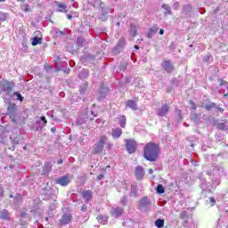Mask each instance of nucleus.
I'll return each mask as SVG.
<instances>
[{"mask_svg": "<svg viewBox=\"0 0 228 228\" xmlns=\"http://www.w3.org/2000/svg\"><path fill=\"white\" fill-rule=\"evenodd\" d=\"M143 158L147 161H156L159 158V145L152 142H148L143 148Z\"/></svg>", "mask_w": 228, "mask_h": 228, "instance_id": "nucleus-1", "label": "nucleus"}, {"mask_svg": "<svg viewBox=\"0 0 228 228\" xmlns=\"http://www.w3.org/2000/svg\"><path fill=\"white\" fill-rule=\"evenodd\" d=\"M108 143V136L102 135L93 146V154H101L104 151V145Z\"/></svg>", "mask_w": 228, "mask_h": 228, "instance_id": "nucleus-2", "label": "nucleus"}, {"mask_svg": "<svg viewBox=\"0 0 228 228\" xmlns=\"http://www.w3.org/2000/svg\"><path fill=\"white\" fill-rule=\"evenodd\" d=\"M125 143L128 154H134L138 150V142L134 139H126Z\"/></svg>", "mask_w": 228, "mask_h": 228, "instance_id": "nucleus-3", "label": "nucleus"}, {"mask_svg": "<svg viewBox=\"0 0 228 228\" xmlns=\"http://www.w3.org/2000/svg\"><path fill=\"white\" fill-rule=\"evenodd\" d=\"M15 86L13 81L2 80L0 81V90L1 92H6V94H11Z\"/></svg>", "mask_w": 228, "mask_h": 228, "instance_id": "nucleus-4", "label": "nucleus"}, {"mask_svg": "<svg viewBox=\"0 0 228 228\" xmlns=\"http://www.w3.org/2000/svg\"><path fill=\"white\" fill-rule=\"evenodd\" d=\"M56 184H60V186H69L70 184V176L66 175L64 176H61L55 180Z\"/></svg>", "mask_w": 228, "mask_h": 228, "instance_id": "nucleus-5", "label": "nucleus"}, {"mask_svg": "<svg viewBox=\"0 0 228 228\" xmlns=\"http://www.w3.org/2000/svg\"><path fill=\"white\" fill-rule=\"evenodd\" d=\"M168 111H170V105H168V103H165L158 110L157 115L158 117H166L168 115Z\"/></svg>", "mask_w": 228, "mask_h": 228, "instance_id": "nucleus-6", "label": "nucleus"}, {"mask_svg": "<svg viewBox=\"0 0 228 228\" xmlns=\"http://www.w3.org/2000/svg\"><path fill=\"white\" fill-rule=\"evenodd\" d=\"M59 222L61 225H67L70 224V222H72V215L69 213L63 214Z\"/></svg>", "mask_w": 228, "mask_h": 228, "instance_id": "nucleus-7", "label": "nucleus"}, {"mask_svg": "<svg viewBox=\"0 0 228 228\" xmlns=\"http://www.w3.org/2000/svg\"><path fill=\"white\" fill-rule=\"evenodd\" d=\"M162 68L167 72V74H170V72H174V64L171 61H164L162 62Z\"/></svg>", "mask_w": 228, "mask_h": 228, "instance_id": "nucleus-8", "label": "nucleus"}, {"mask_svg": "<svg viewBox=\"0 0 228 228\" xmlns=\"http://www.w3.org/2000/svg\"><path fill=\"white\" fill-rule=\"evenodd\" d=\"M144 176H145V171L143 170V167L142 166H137L135 167L136 179L142 181V179H143Z\"/></svg>", "mask_w": 228, "mask_h": 228, "instance_id": "nucleus-9", "label": "nucleus"}, {"mask_svg": "<svg viewBox=\"0 0 228 228\" xmlns=\"http://www.w3.org/2000/svg\"><path fill=\"white\" fill-rule=\"evenodd\" d=\"M81 195H82L83 199H85L86 202H90V200H92V199H94V192L90 190L83 191L81 192Z\"/></svg>", "mask_w": 228, "mask_h": 228, "instance_id": "nucleus-10", "label": "nucleus"}, {"mask_svg": "<svg viewBox=\"0 0 228 228\" xmlns=\"http://www.w3.org/2000/svg\"><path fill=\"white\" fill-rule=\"evenodd\" d=\"M57 8H58L59 12H61V13H67V12H69L67 4H62V3H58Z\"/></svg>", "mask_w": 228, "mask_h": 228, "instance_id": "nucleus-11", "label": "nucleus"}, {"mask_svg": "<svg viewBox=\"0 0 228 228\" xmlns=\"http://www.w3.org/2000/svg\"><path fill=\"white\" fill-rule=\"evenodd\" d=\"M0 218L1 220H10V212L6 209L0 211Z\"/></svg>", "mask_w": 228, "mask_h": 228, "instance_id": "nucleus-12", "label": "nucleus"}, {"mask_svg": "<svg viewBox=\"0 0 228 228\" xmlns=\"http://www.w3.org/2000/svg\"><path fill=\"white\" fill-rule=\"evenodd\" d=\"M108 90H109L108 87H104L103 89H102L100 91V95L98 97L99 102H101V101L104 100V98L106 97V93L108 92Z\"/></svg>", "mask_w": 228, "mask_h": 228, "instance_id": "nucleus-13", "label": "nucleus"}, {"mask_svg": "<svg viewBox=\"0 0 228 228\" xmlns=\"http://www.w3.org/2000/svg\"><path fill=\"white\" fill-rule=\"evenodd\" d=\"M140 204H141V206H142V208H147V206H151V200H149V198H147V197H143L140 200Z\"/></svg>", "mask_w": 228, "mask_h": 228, "instance_id": "nucleus-14", "label": "nucleus"}, {"mask_svg": "<svg viewBox=\"0 0 228 228\" xmlns=\"http://www.w3.org/2000/svg\"><path fill=\"white\" fill-rule=\"evenodd\" d=\"M122 136V130L120 128H115L112 130V137L120 138Z\"/></svg>", "mask_w": 228, "mask_h": 228, "instance_id": "nucleus-15", "label": "nucleus"}, {"mask_svg": "<svg viewBox=\"0 0 228 228\" xmlns=\"http://www.w3.org/2000/svg\"><path fill=\"white\" fill-rule=\"evenodd\" d=\"M123 213H124V208H116L112 211V215L114 216H121V215H123Z\"/></svg>", "mask_w": 228, "mask_h": 228, "instance_id": "nucleus-16", "label": "nucleus"}, {"mask_svg": "<svg viewBox=\"0 0 228 228\" xmlns=\"http://www.w3.org/2000/svg\"><path fill=\"white\" fill-rule=\"evenodd\" d=\"M126 106H128V108H131L132 110H138V106L136 105V102H134L133 100L127 101Z\"/></svg>", "mask_w": 228, "mask_h": 228, "instance_id": "nucleus-17", "label": "nucleus"}, {"mask_svg": "<svg viewBox=\"0 0 228 228\" xmlns=\"http://www.w3.org/2000/svg\"><path fill=\"white\" fill-rule=\"evenodd\" d=\"M204 108L207 110V111H211L213 108H216V103L209 102L207 105L204 106Z\"/></svg>", "mask_w": 228, "mask_h": 228, "instance_id": "nucleus-18", "label": "nucleus"}, {"mask_svg": "<svg viewBox=\"0 0 228 228\" xmlns=\"http://www.w3.org/2000/svg\"><path fill=\"white\" fill-rule=\"evenodd\" d=\"M158 32V28L154 27V28H150L148 34H147V37L148 38H152V35H154V33Z\"/></svg>", "mask_w": 228, "mask_h": 228, "instance_id": "nucleus-19", "label": "nucleus"}, {"mask_svg": "<svg viewBox=\"0 0 228 228\" xmlns=\"http://www.w3.org/2000/svg\"><path fill=\"white\" fill-rule=\"evenodd\" d=\"M43 170L45 171V174H49L53 170V166H51V163H45Z\"/></svg>", "mask_w": 228, "mask_h": 228, "instance_id": "nucleus-20", "label": "nucleus"}, {"mask_svg": "<svg viewBox=\"0 0 228 228\" xmlns=\"http://www.w3.org/2000/svg\"><path fill=\"white\" fill-rule=\"evenodd\" d=\"M155 225L158 228H163L165 227V220L164 219H157L155 221Z\"/></svg>", "mask_w": 228, "mask_h": 228, "instance_id": "nucleus-21", "label": "nucleus"}, {"mask_svg": "<svg viewBox=\"0 0 228 228\" xmlns=\"http://www.w3.org/2000/svg\"><path fill=\"white\" fill-rule=\"evenodd\" d=\"M86 90H88V83H85L83 86H81L79 92L82 95H85V94H86Z\"/></svg>", "mask_w": 228, "mask_h": 228, "instance_id": "nucleus-22", "label": "nucleus"}, {"mask_svg": "<svg viewBox=\"0 0 228 228\" xmlns=\"http://www.w3.org/2000/svg\"><path fill=\"white\" fill-rule=\"evenodd\" d=\"M7 110L9 113H15V110H17V105L15 103H10Z\"/></svg>", "mask_w": 228, "mask_h": 228, "instance_id": "nucleus-23", "label": "nucleus"}, {"mask_svg": "<svg viewBox=\"0 0 228 228\" xmlns=\"http://www.w3.org/2000/svg\"><path fill=\"white\" fill-rule=\"evenodd\" d=\"M38 44H42V38L38 37H34L32 39V45H38Z\"/></svg>", "mask_w": 228, "mask_h": 228, "instance_id": "nucleus-24", "label": "nucleus"}, {"mask_svg": "<svg viewBox=\"0 0 228 228\" xmlns=\"http://www.w3.org/2000/svg\"><path fill=\"white\" fill-rule=\"evenodd\" d=\"M126 122H127V120H126V116H121V117H120V120H119V126H120V127L125 128Z\"/></svg>", "mask_w": 228, "mask_h": 228, "instance_id": "nucleus-25", "label": "nucleus"}, {"mask_svg": "<svg viewBox=\"0 0 228 228\" xmlns=\"http://www.w3.org/2000/svg\"><path fill=\"white\" fill-rule=\"evenodd\" d=\"M13 95H15L17 97L16 101H20V102H22L24 101V96H22V94H20V93L14 92Z\"/></svg>", "mask_w": 228, "mask_h": 228, "instance_id": "nucleus-26", "label": "nucleus"}, {"mask_svg": "<svg viewBox=\"0 0 228 228\" xmlns=\"http://www.w3.org/2000/svg\"><path fill=\"white\" fill-rule=\"evenodd\" d=\"M157 193H165V187H163V184H159L157 186Z\"/></svg>", "mask_w": 228, "mask_h": 228, "instance_id": "nucleus-27", "label": "nucleus"}, {"mask_svg": "<svg viewBox=\"0 0 228 228\" xmlns=\"http://www.w3.org/2000/svg\"><path fill=\"white\" fill-rule=\"evenodd\" d=\"M162 8H163L164 10H166V12L168 13V15L172 14V9H170V7L168 6V4H164L162 5Z\"/></svg>", "mask_w": 228, "mask_h": 228, "instance_id": "nucleus-28", "label": "nucleus"}, {"mask_svg": "<svg viewBox=\"0 0 228 228\" xmlns=\"http://www.w3.org/2000/svg\"><path fill=\"white\" fill-rule=\"evenodd\" d=\"M181 220H188V212L183 211L180 214Z\"/></svg>", "mask_w": 228, "mask_h": 228, "instance_id": "nucleus-29", "label": "nucleus"}, {"mask_svg": "<svg viewBox=\"0 0 228 228\" xmlns=\"http://www.w3.org/2000/svg\"><path fill=\"white\" fill-rule=\"evenodd\" d=\"M85 44V41L83 39L78 38L77 40V47H83V45Z\"/></svg>", "mask_w": 228, "mask_h": 228, "instance_id": "nucleus-30", "label": "nucleus"}, {"mask_svg": "<svg viewBox=\"0 0 228 228\" xmlns=\"http://www.w3.org/2000/svg\"><path fill=\"white\" fill-rule=\"evenodd\" d=\"M217 129H220L221 131H224V129H225V124L224 123H219L217 125Z\"/></svg>", "mask_w": 228, "mask_h": 228, "instance_id": "nucleus-31", "label": "nucleus"}, {"mask_svg": "<svg viewBox=\"0 0 228 228\" xmlns=\"http://www.w3.org/2000/svg\"><path fill=\"white\" fill-rule=\"evenodd\" d=\"M124 44H126V40H124V39H119L118 42V47H123Z\"/></svg>", "mask_w": 228, "mask_h": 228, "instance_id": "nucleus-32", "label": "nucleus"}, {"mask_svg": "<svg viewBox=\"0 0 228 228\" xmlns=\"http://www.w3.org/2000/svg\"><path fill=\"white\" fill-rule=\"evenodd\" d=\"M23 12H31V8L29 7V4L24 5Z\"/></svg>", "mask_w": 228, "mask_h": 228, "instance_id": "nucleus-33", "label": "nucleus"}, {"mask_svg": "<svg viewBox=\"0 0 228 228\" xmlns=\"http://www.w3.org/2000/svg\"><path fill=\"white\" fill-rule=\"evenodd\" d=\"M104 218H105V220H106V217H104V216H97V220H98V222H100V224L102 223V221H103Z\"/></svg>", "mask_w": 228, "mask_h": 228, "instance_id": "nucleus-34", "label": "nucleus"}, {"mask_svg": "<svg viewBox=\"0 0 228 228\" xmlns=\"http://www.w3.org/2000/svg\"><path fill=\"white\" fill-rule=\"evenodd\" d=\"M209 200H210V202H211V206H215V204H216V200H215L214 197H210V198H209Z\"/></svg>", "mask_w": 228, "mask_h": 228, "instance_id": "nucleus-35", "label": "nucleus"}, {"mask_svg": "<svg viewBox=\"0 0 228 228\" xmlns=\"http://www.w3.org/2000/svg\"><path fill=\"white\" fill-rule=\"evenodd\" d=\"M209 58H211V54L205 56L204 61H206V63H209Z\"/></svg>", "mask_w": 228, "mask_h": 228, "instance_id": "nucleus-36", "label": "nucleus"}, {"mask_svg": "<svg viewBox=\"0 0 228 228\" xmlns=\"http://www.w3.org/2000/svg\"><path fill=\"white\" fill-rule=\"evenodd\" d=\"M190 104H191V110H197V105H195V102H193V101H191Z\"/></svg>", "mask_w": 228, "mask_h": 228, "instance_id": "nucleus-37", "label": "nucleus"}, {"mask_svg": "<svg viewBox=\"0 0 228 228\" xmlns=\"http://www.w3.org/2000/svg\"><path fill=\"white\" fill-rule=\"evenodd\" d=\"M217 111H220V113H224V108L222 107H216Z\"/></svg>", "mask_w": 228, "mask_h": 228, "instance_id": "nucleus-38", "label": "nucleus"}, {"mask_svg": "<svg viewBox=\"0 0 228 228\" xmlns=\"http://www.w3.org/2000/svg\"><path fill=\"white\" fill-rule=\"evenodd\" d=\"M41 120L44 122V124H47V119L45 118V116L41 117Z\"/></svg>", "mask_w": 228, "mask_h": 228, "instance_id": "nucleus-39", "label": "nucleus"}, {"mask_svg": "<svg viewBox=\"0 0 228 228\" xmlns=\"http://www.w3.org/2000/svg\"><path fill=\"white\" fill-rule=\"evenodd\" d=\"M82 211H86L87 209V207L86 205H83L82 208H81Z\"/></svg>", "mask_w": 228, "mask_h": 228, "instance_id": "nucleus-40", "label": "nucleus"}, {"mask_svg": "<svg viewBox=\"0 0 228 228\" xmlns=\"http://www.w3.org/2000/svg\"><path fill=\"white\" fill-rule=\"evenodd\" d=\"M67 19L69 20H72V15L71 14H67Z\"/></svg>", "mask_w": 228, "mask_h": 228, "instance_id": "nucleus-41", "label": "nucleus"}, {"mask_svg": "<svg viewBox=\"0 0 228 228\" xmlns=\"http://www.w3.org/2000/svg\"><path fill=\"white\" fill-rule=\"evenodd\" d=\"M148 174H150V175L154 174V170H152V168H150V169L148 170Z\"/></svg>", "mask_w": 228, "mask_h": 228, "instance_id": "nucleus-42", "label": "nucleus"}, {"mask_svg": "<svg viewBox=\"0 0 228 228\" xmlns=\"http://www.w3.org/2000/svg\"><path fill=\"white\" fill-rule=\"evenodd\" d=\"M104 178V175H98V181H101L102 179H103Z\"/></svg>", "mask_w": 228, "mask_h": 228, "instance_id": "nucleus-43", "label": "nucleus"}, {"mask_svg": "<svg viewBox=\"0 0 228 228\" xmlns=\"http://www.w3.org/2000/svg\"><path fill=\"white\" fill-rule=\"evenodd\" d=\"M164 33H165V30L163 28H160L159 29V35H164Z\"/></svg>", "mask_w": 228, "mask_h": 228, "instance_id": "nucleus-44", "label": "nucleus"}, {"mask_svg": "<svg viewBox=\"0 0 228 228\" xmlns=\"http://www.w3.org/2000/svg\"><path fill=\"white\" fill-rule=\"evenodd\" d=\"M194 120H199V115H197V114H194Z\"/></svg>", "mask_w": 228, "mask_h": 228, "instance_id": "nucleus-45", "label": "nucleus"}, {"mask_svg": "<svg viewBox=\"0 0 228 228\" xmlns=\"http://www.w3.org/2000/svg\"><path fill=\"white\" fill-rule=\"evenodd\" d=\"M106 149H108V150L110 151V149H111V144L108 143V144L106 145Z\"/></svg>", "mask_w": 228, "mask_h": 228, "instance_id": "nucleus-46", "label": "nucleus"}, {"mask_svg": "<svg viewBox=\"0 0 228 228\" xmlns=\"http://www.w3.org/2000/svg\"><path fill=\"white\" fill-rule=\"evenodd\" d=\"M61 163H63V159H60V160L58 161V165H61Z\"/></svg>", "mask_w": 228, "mask_h": 228, "instance_id": "nucleus-47", "label": "nucleus"}, {"mask_svg": "<svg viewBox=\"0 0 228 228\" xmlns=\"http://www.w3.org/2000/svg\"><path fill=\"white\" fill-rule=\"evenodd\" d=\"M134 47V49H140V46H138V45H135Z\"/></svg>", "mask_w": 228, "mask_h": 228, "instance_id": "nucleus-48", "label": "nucleus"}, {"mask_svg": "<svg viewBox=\"0 0 228 228\" xmlns=\"http://www.w3.org/2000/svg\"><path fill=\"white\" fill-rule=\"evenodd\" d=\"M110 166L105 167V168L103 170H107V168H110Z\"/></svg>", "mask_w": 228, "mask_h": 228, "instance_id": "nucleus-49", "label": "nucleus"}, {"mask_svg": "<svg viewBox=\"0 0 228 228\" xmlns=\"http://www.w3.org/2000/svg\"><path fill=\"white\" fill-rule=\"evenodd\" d=\"M4 1H6V0H0V3H4Z\"/></svg>", "mask_w": 228, "mask_h": 228, "instance_id": "nucleus-50", "label": "nucleus"}, {"mask_svg": "<svg viewBox=\"0 0 228 228\" xmlns=\"http://www.w3.org/2000/svg\"><path fill=\"white\" fill-rule=\"evenodd\" d=\"M18 1H21V3H24L25 0H18Z\"/></svg>", "mask_w": 228, "mask_h": 228, "instance_id": "nucleus-51", "label": "nucleus"}, {"mask_svg": "<svg viewBox=\"0 0 228 228\" xmlns=\"http://www.w3.org/2000/svg\"><path fill=\"white\" fill-rule=\"evenodd\" d=\"M95 2H99V1H101V0H94Z\"/></svg>", "mask_w": 228, "mask_h": 228, "instance_id": "nucleus-52", "label": "nucleus"}, {"mask_svg": "<svg viewBox=\"0 0 228 228\" xmlns=\"http://www.w3.org/2000/svg\"><path fill=\"white\" fill-rule=\"evenodd\" d=\"M52 131L54 132V128H52Z\"/></svg>", "mask_w": 228, "mask_h": 228, "instance_id": "nucleus-53", "label": "nucleus"}, {"mask_svg": "<svg viewBox=\"0 0 228 228\" xmlns=\"http://www.w3.org/2000/svg\"><path fill=\"white\" fill-rule=\"evenodd\" d=\"M228 94H224V97H227Z\"/></svg>", "mask_w": 228, "mask_h": 228, "instance_id": "nucleus-54", "label": "nucleus"}, {"mask_svg": "<svg viewBox=\"0 0 228 228\" xmlns=\"http://www.w3.org/2000/svg\"><path fill=\"white\" fill-rule=\"evenodd\" d=\"M45 220H49V218L46 217Z\"/></svg>", "mask_w": 228, "mask_h": 228, "instance_id": "nucleus-55", "label": "nucleus"}]
</instances>
